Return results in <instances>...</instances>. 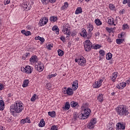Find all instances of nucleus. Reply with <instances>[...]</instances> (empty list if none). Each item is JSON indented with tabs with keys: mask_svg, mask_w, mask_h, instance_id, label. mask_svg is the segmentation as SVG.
Returning a JSON list of instances; mask_svg holds the SVG:
<instances>
[{
	"mask_svg": "<svg viewBox=\"0 0 130 130\" xmlns=\"http://www.w3.org/2000/svg\"><path fill=\"white\" fill-rule=\"evenodd\" d=\"M119 13H120V15H123V13H125V10L124 9L122 10H120Z\"/></svg>",
	"mask_w": 130,
	"mask_h": 130,
	"instance_id": "49",
	"label": "nucleus"
},
{
	"mask_svg": "<svg viewBox=\"0 0 130 130\" xmlns=\"http://www.w3.org/2000/svg\"><path fill=\"white\" fill-rule=\"evenodd\" d=\"M78 64L79 66H85L86 64V59L84 57H81L79 58Z\"/></svg>",
	"mask_w": 130,
	"mask_h": 130,
	"instance_id": "11",
	"label": "nucleus"
},
{
	"mask_svg": "<svg viewBox=\"0 0 130 130\" xmlns=\"http://www.w3.org/2000/svg\"><path fill=\"white\" fill-rule=\"evenodd\" d=\"M117 77V75H114V76H112V79L114 78V79L112 80L113 82H115V78Z\"/></svg>",
	"mask_w": 130,
	"mask_h": 130,
	"instance_id": "55",
	"label": "nucleus"
},
{
	"mask_svg": "<svg viewBox=\"0 0 130 130\" xmlns=\"http://www.w3.org/2000/svg\"><path fill=\"white\" fill-rule=\"evenodd\" d=\"M126 86V84L124 82H122L121 83H120L119 85H118L116 87L117 88H118L119 89H123Z\"/></svg>",
	"mask_w": 130,
	"mask_h": 130,
	"instance_id": "18",
	"label": "nucleus"
},
{
	"mask_svg": "<svg viewBox=\"0 0 130 130\" xmlns=\"http://www.w3.org/2000/svg\"><path fill=\"white\" fill-rule=\"evenodd\" d=\"M112 58V54L111 53H108L106 55V59L108 60H110L111 58Z\"/></svg>",
	"mask_w": 130,
	"mask_h": 130,
	"instance_id": "28",
	"label": "nucleus"
},
{
	"mask_svg": "<svg viewBox=\"0 0 130 130\" xmlns=\"http://www.w3.org/2000/svg\"><path fill=\"white\" fill-rule=\"evenodd\" d=\"M51 130H57V127H56L55 125H54L51 127Z\"/></svg>",
	"mask_w": 130,
	"mask_h": 130,
	"instance_id": "46",
	"label": "nucleus"
},
{
	"mask_svg": "<svg viewBox=\"0 0 130 130\" xmlns=\"http://www.w3.org/2000/svg\"><path fill=\"white\" fill-rule=\"evenodd\" d=\"M51 47H53L52 45L51 44H49L47 46V48H48V49H49V50H50V49H51Z\"/></svg>",
	"mask_w": 130,
	"mask_h": 130,
	"instance_id": "47",
	"label": "nucleus"
},
{
	"mask_svg": "<svg viewBox=\"0 0 130 130\" xmlns=\"http://www.w3.org/2000/svg\"><path fill=\"white\" fill-rule=\"evenodd\" d=\"M123 41V39H116L117 44H121V43H122Z\"/></svg>",
	"mask_w": 130,
	"mask_h": 130,
	"instance_id": "38",
	"label": "nucleus"
},
{
	"mask_svg": "<svg viewBox=\"0 0 130 130\" xmlns=\"http://www.w3.org/2000/svg\"><path fill=\"white\" fill-rule=\"evenodd\" d=\"M94 23L96 24V25H97V26H100V25H102V22L99 19H95Z\"/></svg>",
	"mask_w": 130,
	"mask_h": 130,
	"instance_id": "29",
	"label": "nucleus"
},
{
	"mask_svg": "<svg viewBox=\"0 0 130 130\" xmlns=\"http://www.w3.org/2000/svg\"><path fill=\"white\" fill-rule=\"evenodd\" d=\"M35 40H40V37H39V36H38V37H36L35 38Z\"/></svg>",
	"mask_w": 130,
	"mask_h": 130,
	"instance_id": "58",
	"label": "nucleus"
},
{
	"mask_svg": "<svg viewBox=\"0 0 130 130\" xmlns=\"http://www.w3.org/2000/svg\"><path fill=\"white\" fill-rule=\"evenodd\" d=\"M29 61L30 62H36V61H37V56L34 55L31 56L29 59Z\"/></svg>",
	"mask_w": 130,
	"mask_h": 130,
	"instance_id": "20",
	"label": "nucleus"
},
{
	"mask_svg": "<svg viewBox=\"0 0 130 130\" xmlns=\"http://www.w3.org/2000/svg\"><path fill=\"white\" fill-rule=\"evenodd\" d=\"M64 52L62 50L58 49V55L59 56H62L63 55Z\"/></svg>",
	"mask_w": 130,
	"mask_h": 130,
	"instance_id": "35",
	"label": "nucleus"
},
{
	"mask_svg": "<svg viewBox=\"0 0 130 130\" xmlns=\"http://www.w3.org/2000/svg\"><path fill=\"white\" fill-rule=\"evenodd\" d=\"M22 103L20 102H15L14 105H12L10 106V113L13 116H16V113H20L21 111H23L24 109V106L22 105Z\"/></svg>",
	"mask_w": 130,
	"mask_h": 130,
	"instance_id": "1",
	"label": "nucleus"
},
{
	"mask_svg": "<svg viewBox=\"0 0 130 130\" xmlns=\"http://www.w3.org/2000/svg\"><path fill=\"white\" fill-rule=\"evenodd\" d=\"M99 35H100V33H99V32H97L95 34V37H97V36H99Z\"/></svg>",
	"mask_w": 130,
	"mask_h": 130,
	"instance_id": "60",
	"label": "nucleus"
},
{
	"mask_svg": "<svg viewBox=\"0 0 130 130\" xmlns=\"http://www.w3.org/2000/svg\"><path fill=\"white\" fill-rule=\"evenodd\" d=\"M128 7H130V0H129V1L128 2Z\"/></svg>",
	"mask_w": 130,
	"mask_h": 130,
	"instance_id": "64",
	"label": "nucleus"
},
{
	"mask_svg": "<svg viewBox=\"0 0 130 130\" xmlns=\"http://www.w3.org/2000/svg\"><path fill=\"white\" fill-rule=\"evenodd\" d=\"M100 56H104L105 55V52L103 50H100L99 51Z\"/></svg>",
	"mask_w": 130,
	"mask_h": 130,
	"instance_id": "37",
	"label": "nucleus"
},
{
	"mask_svg": "<svg viewBox=\"0 0 130 130\" xmlns=\"http://www.w3.org/2000/svg\"><path fill=\"white\" fill-rule=\"evenodd\" d=\"M24 35L25 36H29L31 35V32L30 31H27L26 32L25 31V34Z\"/></svg>",
	"mask_w": 130,
	"mask_h": 130,
	"instance_id": "42",
	"label": "nucleus"
},
{
	"mask_svg": "<svg viewBox=\"0 0 130 130\" xmlns=\"http://www.w3.org/2000/svg\"><path fill=\"white\" fill-rule=\"evenodd\" d=\"M108 23L110 25H113L114 26H116V24H114V20L113 18H112L111 19H108Z\"/></svg>",
	"mask_w": 130,
	"mask_h": 130,
	"instance_id": "22",
	"label": "nucleus"
},
{
	"mask_svg": "<svg viewBox=\"0 0 130 130\" xmlns=\"http://www.w3.org/2000/svg\"><path fill=\"white\" fill-rule=\"evenodd\" d=\"M40 41L42 43H43V42H44V41H45V40L44 39V38H40Z\"/></svg>",
	"mask_w": 130,
	"mask_h": 130,
	"instance_id": "50",
	"label": "nucleus"
},
{
	"mask_svg": "<svg viewBox=\"0 0 130 130\" xmlns=\"http://www.w3.org/2000/svg\"><path fill=\"white\" fill-rule=\"evenodd\" d=\"M98 100L99 101V102H103V94H99L98 96Z\"/></svg>",
	"mask_w": 130,
	"mask_h": 130,
	"instance_id": "24",
	"label": "nucleus"
},
{
	"mask_svg": "<svg viewBox=\"0 0 130 130\" xmlns=\"http://www.w3.org/2000/svg\"><path fill=\"white\" fill-rule=\"evenodd\" d=\"M96 120L97 119H96V118L92 119L87 125L88 128H89V129H92V128H94V126L95 124H96Z\"/></svg>",
	"mask_w": 130,
	"mask_h": 130,
	"instance_id": "5",
	"label": "nucleus"
},
{
	"mask_svg": "<svg viewBox=\"0 0 130 130\" xmlns=\"http://www.w3.org/2000/svg\"><path fill=\"white\" fill-rule=\"evenodd\" d=\"M101 48V46L98 44L93 45V49H99V48Z\"/></svg>",
	"mask_w": 130,
	"mask_h": 130,
	"instance_id": "36",
	"label": "nucleus"
},
{
	"mask_svg": "<svg viewBox=\"0 0 130 130\" xmlns=\"http://www.w3.org/2000/svg\"><path fill=\"white\" fill-rule=\"evenodd\" d=\"M24 56L25 57H29L30 56V53H25Z\"/></svg>",
	"mask_w": 130,
	"mask_h": 130,
	"instance_id": "48",
	"label": "nucleus"
},
{
	"mask_svg": "<svg viewBox=\"0 0 130 130\" xmlns=\"http://www.w3.org/2000/svg\"><path fill=\"white\" fill-rule=\"evenodd\" d=\"M23 70H25L26 74H31L33 72V68L29 66H26L25 68H23Z\"/></svg>",
	"mask_w": 130,
	"mask_h": 130,
	"instance_id": "9",
	"label": "nucleus"
},
{
	"mask_svg": "<svg viewBox=\"0 0 130 130\" xmlns=\"http://www.w3.org/2000/svg\"><path fill=\"white\" fill-rule=\"evenodd\" d=\"M108 42H112V41H111V39L110 38L108 39Z\"/></svg>",
	"mask_w": 130,
	"mask_h": 130,
	"instance_id": "63",
	"label": "nucleus"
},
{
	"mask_svg": "<svg viewBox=\"0 0 130 130\" xmlns=\"http://www.w3.org/2000/svg\"><path fill=\"white\" fill-rule=\"evenodd\" d=\"M122 27L123 29H127V28H128V25H127V24H123Z\"/></svg>",
	"mask_w": 130,
	"mask_h": 130,
	"instance_id": "44",
	"label": "nucleus"
},
{
	"mask_svg": "<svg viewBox=\"0 0 130 130\" xmlns=\"http://www.w3.org/2000/svg\"><path fill=\"white\" fill-rule=\"evenodd\" d=\"M87 34V30H86L85 28H82L80 35L81 36H82V37H83V38H86Z\"/></svg>",
	"mask_w": 130,
	"mask_h": 130,
	"instance_id": "13",
	"label": "nucleus"
},
{
	"mask_svg": "<svg viewBox=\"0 0 130 130\" xmlns=\"http://www.w3.org/2000/svg\"><path fill=\"white\" fill-rule=\"evenodd\" d=\"M89 32H92L94 29V26L92 24H89L87 27Z\"/></svg>",
	"mask_w": 130,
	"mask_h": 130,
	"instance_id": "31",
	"label": "nucleus"
},
{
	"mask_svg": "<svg viewBox=\"0 0 130 130\" xmlns=\"http://www.w3.org/2000/svg\"><path fill=\"white\" fill-rule=\"evenodd\" d=\"M60 40H61V41H62L63 42H64V41H66V38L64 37L63 36H62L60 38Z\"/></svg>",
	"mask_w": 130,
	"mask_h": 130,
	"instance_id": "45",
	"label": "nucleus"
},
{
	"mask_svg": "<svg viewBox=\"0 0 130 130\" xmlns=\"http://www.w3.org/2000/svg\"><path fill=\"white\" fill-rule=\"evenodd\" d=\"M45 125V121H44V119H42L39 124V126L40 127H43Z\"/></svg>",
	"mask_w": 130,
	"mask_h": 130,
	"instance_id": "21",
	"label": "nucleus"
},
{
	"mask_svg": "<svg viewBox=\"0 0 130 130\" xmlns=\"http://www.w3.org/2000/svg\"><path fill=\"white\" fill-rule=\"evenodd\" d=\"M44 24H47V22H48V19H47V17H44Z\"/></svg>",
	"mask_w": 130,
	"mask_h": 130,
	"instance_id": "51",
	"label": "nucleus"
},
{
	"mask_svg": "<svg viewBox=\"0 0 130 130\" xmlns=\"http://www.w3.org/2000/svg\"><path fill=\"white\" fill-rule=\"evenodd\" d=\"M71 107H76V106H78V103L75 101H72L71 102Z\"/></svg>",
	"mask_w": 130,
	"mask_h": 130,
	"instance_id": "33",
	"label": "nucleus"
},
{
	"mask_svg": "<svg viewBox=\"0 0 130 130\" xmlns=\"http://www.w3.org/2000/svg\"><path fill=\"white\" fill-rule=\"evenodd\" d=\"M6 3H5V5H9L10 3H11V1L10 0H5Z\"/></svg>",
	"mask_w": 130,
	"mask_h": 130,
	"instance_id": "54",
	"label": "nucleus"
},
{
	"mask_svg": "<svg viewBox=\"0 0 130 130\" xmlns=\"http://www.w3.org/2000/svg\"><path fill=\"white\" fill-rule=\"evenodd\" d=\"M39 23L40 26H44V25H46V24L44 23V18H42L39 21Z\"/></svg>",
	"mask_w": 130,
	"mask_h": 130,
	"instance_id": "32",
	"label": "nucleus"
},
{
	"mask_svg": "<svg viewBox=\"0 0 130 130\" xmlns=\"http://www.w3.org/2000/svg\"><path fill=\"white\" fill-rule=\"evenodd\" d=\"M84 49L85 51H90L91 48L93 47L92 46V43L90 40H86L84 43Z\"/></svg>",
	"mask_w": 130,
	"mask_h": 130,
	"instance_id": "4",
	"label": "nucleus"
},
{
	"mask_svg": "<svg viewBox=\"0 0 130 130\" xmlns=\"http://www.w3.org/2000/svg\"><path fill=\"white\" fill-rule=\"evenodd\" d=\"M35 100H36V94H34L31 97L30 101L33 102L34 101H35Z\"/></svg>",
	"mask_w": 130,
	"mask_h": 130,
	"instance_id": "39",
	"label": "nucleus"
},
{
	"mask_svg": "<svg viewBox=\"0 0 130 130\" xmlns=\"http://www.w3.org/2000/svg\"><path fill=\"white\" fill-rule=\"evenodd\" d=\"M35 69L36 71H38V72H42L44 69V66H43L41 62H40L38 65L35 66Z\"/></svg>",
	"mask_w": 130,
	"mask_h": 130,
	"instance_id": "7",
	"label": "nucleus"
},
{
	"mask_svg": "<svg viewBox=\"0 0 130 130\" xmlns=\"http://www.w3.org/2000/svg\"><path fill=\"white\" fill-rule=\"evenodd\" d=\"M78 82V80H75L73 82V84H72V90H74V91H76V90L79 88Z\"/></svg>",
	"mask_w": 130,
	"mask_h": 130,
	"instance_id": "12",
	"label": "nucleus"
},
{
	"mask_svg": "<svg viewBox=\"0 0 130 130\" xmlns=\"http://www.w3.org/2000/svg\"><path fill=\"white\" fill-rule=\"evenodd\" d=\"M62 31L63 33L66 34V35H71V31L69 30L67 25H64L63 26V29Z\"/></svg>",
	"mask_w": 130,
	"mask_h": 130,
	"instance_id": "8",
	"label": "nucleus"
},
{
	"mask_svg": "<svg viewBox=\"0 0 130 130\" xmlns=\"http://www.w3.org/2000/svg\"><path fill=\"white\" fill-rule=\"evenodd\" d=\"M129 0H123V5H125V4H127L128 3Z\"/></svg>",
	"mask_w": 130,
	"mask_h": 130,
	"instance_id": "52",
	"label": "nucleus"
},
{
	"mask_svg": "<svg viewBox=\"0 0 130 130\" xmlns=\"http://www.w3.org/2000/svg\"><path fill=\"white\" fill-rule=\"evenodd\" d=\"M20 122L21 123H23V124H24V123H26V121L25 119H22L21 120Z\"/></svg>",
	"mask_w": 130,
	"mask_h": 130,
	"instance_id": "56",
	"label": "nucleus"
},
{
	"mask_svg": "<svg viewBox=\"0 0 130 130\" xmlns=\"http://www.w3.org/2000/svg\"><path fill=\"white\" fill-rule=\"evenodd\" d=\"M8 97H12L13 96V94L9 93L8 95Z\"/></svg>",
	"mask_w": 130,
	"mask_h": 130,
	"instance_id": "62",
	"label": "nucleus"
},
{
	"mask_svg": "<svg viewBox=\"0 0 130 130\" xmlns=\"http://www.w3.org/2000/svg\"><path fill=\"white\" fill-rule=\"evenodd\" d=\"M53 77V74L49 75V78L50 79L51 78H52Z\"/></svg>",
	"mask_w": 130,
	"mask_h": 130,
	"instance_id": "61",
	"label": "nucleus"
},
{
	"mask_svg": "<svg viewBox=\"0 0 130 130\" xmlns=\"http://www.w3.org/2000/svg\"><path fill=\"white\" fill-rule=\"evenodd\" d=\"M0 110L3 111L5 109V102L3 100H0Z\"/></svg>",
	"mask_w": 130,
	"mask_h": 130,
	"instance_id": "17",
	"label": "nucleus"
},
{
	"mask_svg": "<svg viewBox=\"0 0 130 130\" xmlns=\"http://www.w3.org/2000/svg\"><path fill=\"white\" fill-rule=\"evenodd\" d=\"M117 111L119 115H128V111L126 108H124L123 106H121L117 108Z\"/></svg>",
	"mask_w": 130,
	"mask_h": 130,
	"instance_id": "3",
	"label": "nucleus"
},
{
	"mask_svg": "<svg viewBox=\"0 0 130 130\" xmlns=\"http://www.w3.org/2000/svg\"><path fill=\"white\" fill-rule=\"evenodd\" d=\"M91 112V110L89 108L84 109V110L82 111L81 114H78V113L75 112L74 114V118L75 120H78V119H86L89 117L90 113Z\"/></svg>",
	"mask_w": 130,
	"mask_h": 130,
	"instance_id": "2",
	"label": "nucleus"
},
{
	"mask_svg": "<svg viewBox=\"0 0 130 130\" xmlns=\"http://www.w3.org/2000/svg\"><path fill=\"white\" fill-rule=\"evenodd\" d=\"M66 94L71 96V95H73V94H74V90H73V89L69 87L66 90Z\"/></svg>",
	"mask_w": 130,
	"mask_h": 130,
	"instance_id": "15",
	"label": "nucleus"
},
{
	"mask_svg": "<svg viewBox=\"0 0 130 130\" xmlns=\"http://www.w3.org/2000/svg\"><path fill=\"white\" fill-rule=\"evenodd\" d=\"M22 7H23V9L24 10V11H29L30 10H31V5H30V4H29V2H27L25 3H23L22 5Z\"/></svg>",
	"mask_w": 130,
	"mask_h": 130,
	"instance_id": "6",
	"label": "nucleus"
},
{
	"mask_svg": "<svg viewBox=\"0 0 130 130\" xmlns=\"http://www.w3.org/2000/svg\"><path fill=\"white\" fill-rule=\"evenodd\" d=\"M102 82H103V80L102 79L99 80V81H96L95 82V84H94L95 85L94 88H99L101 86V83Z\"/></svg>",
	"mask_w": 130,
	"mask_h": 130,
	"instance_id": "14",
	"label": "nucleus"
},
{
	"mask_svg": "<svg viewBox=\"0 0 130 130\" xmlns=\"http://www.w3.org/2000/svg\"><path fill=\"white\" fill-rule=\"evenodd\" d=\"M4 89V85H3V84L0 83V91H2Z\"/></svg>",
	"mask_w": 130,
	"mask_h": 130,
	"instance_id": "53",
	"label": "nucleus"
},
{
	"mask_svg": "<svg viewBox=\"0 0 130 130\" xmlns=\"http://www.w3.org/2000/svg\"><path fill=\"white\" fill-rule=\"evenodd\" d=\"M50 20L51 22H56V21H57V17L54 16H51Z\"/></svg>",
	"mask_w": 130,
	"mask_h": 130,
	"instance_id": "26",
	"label": "nucleus"
},
{
	"mask_svg": "<svg viewBox=\"0 0 130 130\" xmlns=\"http://www.w3.org/2000/svg\"><path fill=\"white\" fill-rule=\"evenodd\" d=\"M69 7V4L68 2H65L64 3V5L63 6L61 7V10H65V9H67Z\"/></svg>",
	"mask_w": 130,
	"mask_h": 130,
	"instance_id": "30",
	"label": "nucleus"
},
{
	"mask_svg": "<svg viewBox=\"0 0 130 130\" xmlns=\"http://www.w3.org/2000/svg\"><path fill=\"white\" fill-rule=\"evenodd\" d=\"M24 120H25V122H27L28 123H30L31 121H30V118L29 117H26L25 119H24Z\"/></svg>",
	"mask_w": 130,
	"mask_h": 130,
	"instance_id": "40",
	"label": "nucleus"
},
{
	"mask_svg": "<svg viewBox=\"0 0 130 130\" xmlns=\"http://www.w3.org/2000/svg\"><path fill=\"white\" fill-rule=\"evenodd\" d=\"M83 11H82V7H78L75 11L76 15H79V14H81Z\"/></svg>",
	"mask_w": 130,
	"mask_h": 130,
	"instance_id": "23",
	"label": "nucleus"
},
{
	"mask_svg": "<svg viewBox=\"0 0 130 130\" xmlns=\"http://www.w3.org/2000/svg\"><path fill=\"white\" fill-rule=\"evenodd\" d=\"M41 1L43 5H47L48 3H49V0H41Z\"/></svg>",
	"mask_w": 130,
	"mask_h": 130,
	"instance_id": "41",
	"label": "nucleus"
},
{
	"mask_svg": "<svg viewBox=\"0 0 130 130\" xmlns=\"http://www.w3.org/2000/svg\"><path fill=\"white\" fill-rule=\"evenodd\" d=\"M93 34L91 32V31H88V32L86 35V38L87 39H90L91 37H92V35Z\"/></svg>",
	"mask_w": 130,
	"mask_h": 130,
	"instance_id": "34",
	"label": "nucleus"
},
{
	"mask_svg": "<svg viewBox=\"0 0 130 130\" xmlns=\"http://www.w3.org/2000/svg\"><path fill=\"white\" fill-rule=\"evenodd\" d=\"M21 33L22 34H23L24 35H25V34H26V30H21Z\"/></svg>",
	"mask_w": 130,
	"mask_h": 130,
	"instance_id": "59",
	"label": "nucleus"
},
{
	"mask_svg": "<svg viewBox=\"0 0 130 130\" xmlns=\"http://www.w3.org/2000/svg\"><path fill=\"white\" fill-rule=\"evenodd\" d=\"M48 115L51 116V117H55V111H53L52 112H48Z\"/></svg>",
	"mask_w": 130,
	"mask_h": 130,
	"instance_id": "25",
	"label": "nucleus"
},
{
	"mask_svg": "<svg viewBox=\"0 0 130 130\" xmlns=\"http://www.w3.org/2000/svg\"><path fill=\"white\" fill-rule=\"evenodd\" d=\"M71 108V105H70V102H67L64 105V106L62 107L64 110H69Z\"/></svg>",
	"mask_w": 130,
	"mask_h": 130,
	"instance_id": "16",
	"label": "nucleus"
},
{
	"mask_svg": "<svg viewBox=\"0 0 130 130\" xmlns=\"http://www.w3.org/2000/svg\"><path fill=\"white\" fill-rule=\"evenodd\" d=\"M115 8V7H114L113 5H112V4H110L109 6V8L110 9V10H112V11H113V10H114Z\"/></svg>",
	"mask_w": 130,
	"mask_h": 130,
	"instance_id": "43",
	"label": "nucleus"
},
{
	"mask_svg": "<svg viewBox=\"0 0 130 130\" xmlns=\"http://www.w3.org/2000/svg\"><path fill=\"white\" fill-rule=\"evenodd\" d=\"M52 31H56V34H59V29L58 28V26L57 25H54L52 28Z\"/></svg>",
	"mask_w": 130,
	"mask_h": 130,
	"instance_id": "19",
	"label": "nucleus"
},
{
	"mask_svg": "<svg viewBox=\"0 0 130 130\" xmlns=\"http://www.w3.org/2000/svg\"><path fill=\"white\" fill-rule=\"evenodd\" d=\"M125 126L123 125V123L119 122L116 124V130L125 129Z\"/></svg>",
	"mask_w": 130,
	"mask_h": 130,
	"instance_id": "10",
	"label": "nucleus"
},
{
	"mask_svg": "<svg viewBox=\"0 0 130 130\" xmlns=\"http://www.w3.org/2000/svg\"><path fill=\"white\" fill-rule=\"evenodd\" d=\"M28 84H29V80H25L23 82V84H22V87H23V88H26V87L28 86Z\"/></svg>",
	"mask_w": 130,
	"mask_h": 130,
	"instance_id": "27",
	"label": "nucleus"
},
{
	"mask_svg": "<svg viewBox=\"0 0 130 130\" xmlns=\"http://www.w3.org/2000/svg\"><path fill=\"white\" fill-rule=\"evenodd\" d=\"M56 0H49V2H50V3H51L52 4H53L54 3H55Z\"/></svg>",
	"mask_w": 130,
	"mask_h": 130,
	"instance_id": "57",
	"label": "nucleus"
}]
</instances>
